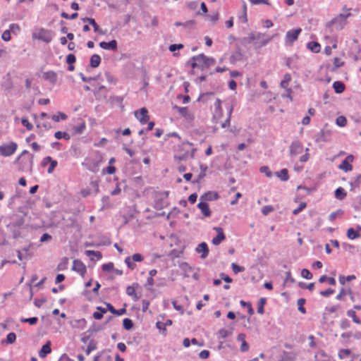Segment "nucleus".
Wrapping results in <instances>:
<instances>
[{
  "label": "nucleus",
  "mask_w": 361,
  "mask_h": 361,
  "mask_svg": "<svg viewBox=\"0 0 361 361\" xmlns=\"http://www.w3.org/2000/svg\"><path fill=\"white\" fill-rule=\"evenodd\" d=\"M290 80H291L290 75L289 73L285 74L283 76V79L281 82V84H280L281 88L287 89Z\"/></svg>",
  "instance_id": "nucleus-31"
},
{
  "label": "nucleus",
  "mask_w": 361,
  "mask_h": 361,
  "mask_svg": "<svg viewBox=\"0 0 361 361\" xmlns=\"http://www.w3.org/2000/svg\"><path fill=\"white\" fill-rule=\"evenodd\" d=\"M266 302V298H260L258 305H257V312L260 314H262L264 312V306Z\"/></svg>",
  "instance_id": "nucleus-36"
},
{
  "label": "nucleus",
  "mask_w": 361,
  "mask_h": 361,
  "mask_svg": "<svg viewBox=\"0 0 361 361\" xmlns=\"http://www.w3.org/2000/svg\"><path fill=\"white\" fill-rule=\"evenodd\" d=\"M347 315L348 317H350L355 323L360 324V319L356 316L355 312L354 310H348L347 312Z\"/></svg>",
  "instance_id": "nucleus-43"
},
{
  "label": "nucleus",
  "mask_w": 361,
  "mask_h": 361,
  "mask_svg": "<svg viewBox=\"0 0 361 361\" xmlns=\"http://www.w3.org/2000/svg\"><path fill=\"white\" fill-rule=\"evenodd\" d=\"M203 63L204 64V68H209L215 63V60L214 59L207 57L204 54Z\"/></svg>",
  "instance_id": "nucleus-32"
},
{
  "label": "nucleus",
  "mask_w": 361,
  "mask_h": 361,
  "mask_svg": "<svg viewBox=\"0 0 361 361\" xmlns=\"http://www.w3.org/2000/svg\"><path fill=\"white\" fill-rule=\"evenodd\" d=\"M73 270L83 276L86 273L87 269L85 265L80 260L75 259L73 261Z\"/></svg>",
  "instance_id": "nucleus-13"
},
{
  "label": "nucleus",
  "mask_w": 361,
  "mask_h": 361,
  "mask_svg": "<svg viewBox=\"0 0 361 361\" xmlns=\"http://www.w3.org/2000/svg\"><path fill=\"white\" fill-rule=\"evenodd\" d=\"M346 195L347 193L343 188H338L335 190V197L339 200L345 199Z\"/></svg>",
  "instance_id": "nucleus-29"
},
{
  "label": "nucleus",
  "mask_w": 361,
  "mask_h": 361,
  "mask_svg": "<svg viewBox=\"0 0 361 361\" xmlns=\"http://www.w3.org/2000/svg\"><path fill=\"white\" fill-rule=\"evenodd\" d=\"M303 151V146L299 141H294L290 145V155L291 157H296L298 154L302 153Z\"/></svg>",
  "instance_id": "nucleus-10"
},
{
  "label": "nucleus",
  "mask_w": 361,
  "mask_h": 361,
  "mask_svg": "<svg viewBox=\"0 0 361 361\" xmlns=\"http://www.w3.org/2000/svg\"><path fill=\"white\" fill-rule=\"evenodd\" d=\"M78 16V13H74L72 15H68V13L63 12L61 13V17L66 19H75Z\"/></svg>",
  "instance_id": "nucleus-57"
},
{
  "label": "nucleus",
  "mask_w": 361,
  "mask_h": 361,
  "mask_svg": "<svg viewBox=\"0 0 361 361\" xmlns=\"http://www.w3.org/2000/svg\"><path fill=\"white\" fill-rule=\"evenodd\" d=\"M43 78L50 82L51 84H55L57 81V75L54 71H49L43 73Z\"/></svg>",
  "instance_id": "nucleus-19"
},
{
  "label": "nucleus",
  "mask_w": 361,
  "mask_h": 361,
  "mask_svg": "<svg viewBox=\"0 0 361 361\" xmlns=\"http://www.w3.org/2000/svg\"><path fill=\"white\" fill-rule=\"evenodd\" d=\"M307 47L314 53H319L321 49L320 44L317 42H310Z\"/></svg>",
  "instance_id": "nucleus-28"
},
{
  "label": "nucleus",
  "mask_w": 361,
  "mask_h": 361,
  "mask_svg": "<svg viewBox=\"0 0 361 361\" xmlns=\"http://www.w3.org/2000/svg\"><path fill=\"white\" fill-rule=\"evenodd\" d=\"M156 326L161 334L166 335V329L164 322L159 321L157 322L156 323Z\"/></svg>",
  "instance_id": "nucleus-42"
},
{
  "label": "nucleus",
  "mask_w": 361,
  "mask_h": 361,
  "mask_svg": "<svg viewBox=\"0 0 361 361\" xmlns=\"http://www.w3.org/2000/svg\"><path fill=\"white\" fill-rule=\"evenodd\" d=\"M144 259L143 256L140 253H135L132 256L128 257L125 259V263L130 269H134L136 267L135 262H140Z\"/></svg>",
  "instance_id": "nucleus-6"
},
{
  "label": "nucleus",
  "mask_w": 361,
  "mask_h": 361,
  "mask_svg": "<svg viewBox=\"0 0 361 361\" xmlns=\"http://www.w3.org/2000/svg\"><path fill=\"white\" fill-rule=\"evenodd\" d=\"M232 111H233V108H232V107H231V108L229 109V111H228V118H226V120L224 123H222L221 124V127H222V128H226V127H227V126H229V125H230V121H231V116Z\"/></svg>",
  "instance_id": "nucleus-48"
},
{
  "label": "nucleus",
  "mask_w": 361,
  "mask_h": 361,
  "mask_svg": "<svg viewBox=\"0 0 361 361\" xmlns=\"http://www.w3.org/2000/svg\"><path fill=\"white\" fill-rule=\"evenodd\" d=\"M38 321V318L36 317H30V318H22L20 322L23 323H28L30 325H35L37 324Z\"/></svg>",
  "instance_id": "nucleus-40"
},
{
  "label": "nucleus",
  "mask_w": 361,
  "mask_h": 361,
  "mask_svg": "<svg viewBox=\"0 0 361 361\" xmlns=\"http://www.w3.org/2000/svg\"><path fill=\"white\" fill-rule=\"evenodd\" d=\"M342 214L343 211L341 209H338V211L330 214V215L329 216V221H333L337 217L338 215H341Z\"/></svg>",
  "instance_id": "nucleus-60"
},
{
  "label": "nucleus",
  "mask_w": 361,
  "mask_h": 361,
  "mask_svg": "<svg viewBox=\"0 0 361 361\" xmlns=\"http://www.w3.org/2000/svg\"><path fill=\"white\" fill-rule=\"evenodd\" d=\"M305 303V300L304 298H300L298 300L297 304L298 305V310L305 314L306 312L305 308L303 307Z\"/></svg>",
  "instance_id": "nucleus-44"
},
{
  "label": "nucleus",
  "mask_w": 361,
  "mask_h": 361,
  "mask_svg": "<svg viewBox=\"0 0 361 361\" xmlns=\"http://www.w3.org/2000/svg\"><path fill=\"white\" fill-rule=\"evenodd\" d=\"M89 24L91 25L93 27L94 31L95 32H97V33L101 34V35L104 34V32L102 30V29L97 25V23H96L94 19L92 18V20H89Z\"/></svg>",
  "instance_id": "nucleus-35"
},
{
  "label": "nucleus",
  "mask_w": 361,
  "mask_h": 361,
  "mask_svg": "<svg viewBox=\"0 0 361 361\" xmlns=\"http://www.w3.org/2000/svg\"><path fill=\"white\" fill-rule=\"evenodd\" d=\"M196 252L198 253H201L200 257L202 259H205L209 254V248L207 244L204 242L201 243L197 245L195 249Z\"/></svg>",
  "instance_id": "nucleus-16"
},
{
  "label": "nucleus",
  "mask_w": 361,
  "mask_h": 361,
  "mask_svg": "<svg viewBox=\"0 0 361 361\" xmlns=\"http://www.w3.org/2000/svg\"><path fill=\"white\" fill-rule=\"evenodd\" d=\"M347 237L350 240H354L360 236L358 232H356L353 228H350L347 231Z\"/></svg>",
  "instance_id": "nucleus-30"
},
{
  "label": "nucleus",
  "mask_w": 361,
  "mask_h": 361,
  "mask_svg": "<svg viewBox=\"0 0 361 361\" xmlns=\"http://www.w3.org/2000/svg\"><path fill=\"white\" fill-rule=\"evenodd\" d=\"M197 207L201 210V212L204 216L209 217L211 216V210L207 202L200 201V202L197 204Z\"/></svg>",
  "instance_id": "nucleus-20"
},
{
  "label": "nucleus",
  "mask_w": 361,
  "mask_h": 361,
  "mask_svg": "<svg viewBox=\"0 0 361 361\" xmlns=\"http://www.w3.org/2000/svg\"><path fill=\"white\" fill-rule=\"evenodd\" d=\"M259 171L261 173H265V175L269 177V178H271L272 176V173L271 171L269 170V167L267 166H263L262 167H260L259 169Z\"/></svg>",
  "instance_id": "nucleus-51"
},
{
  "label": "nucleus",
  "mask_w": 361,
  "mask_h": 361,
  "mask_svg": "<svg viewBox=\"0 0 361 361\" xmlns=\"http://www.w3.org/2000/svg\"><path fill=\"white\" fill-rule=\"evenodd\" d=\"M85 129V123H82L79 126H75L74 128V131L76 134H81L84 131Z\"/></svg>",
  "instance_id": "nucleus-55"
},
{
  "label": "nucleus",
  "mask_w": 361,
  "mask_h": 361,
  "mask_svg": "<svg viewBox=\"0 0 361 361\" xmlns=\"http://www.w3.org/2000/svg\"><path fill=\"white\" fill-rule=\"evenodd\" d=\"M336 123L341 127H344L347 124V120L345 116H340L336 118Z\"/></svg>",
  "instance_id": "nucleus-41"
},
{
  "label": "nucleus",
  "mask_w": 361,
  "mask_h": 361,
  "mask_svg": "<svg viewBox=\"0 0 361 361\" xmlns=\"http://www.w3.org/2000/svg\"><path fill=\"white\" fill-rule=\"evenodd\" d=\"M221 101L219 99H216L214 102L215 113L214 115V118H219L221 116Z\"/></svg>",
  "instance_id": "nucleus-23"
},
{
  "label": "nucleus",
  "mask_w": 361,
  "mask_h": 361,
  "mask_svg": "<svg viewBox=\"0 0 361 361\" xmlns=\"http://www.w3.org/2000/svg\"><path fill=\"white\" fill-rule=\"evenodd\" d=\"M175 109L178 110V111L184 116L188 121H192L193 119V116L188 111L187 107H178L175 106Z\"/></svg>",
  "instance_id": "nucleus-22"
},
{
  "label": "nucleus",
  "mask_w": 361,
  "mask_h": 361,
  "mask_svg": "<svg viewBox=\"0 0 361 361\" xmlns=\"http://www.w3.org/2000/svg\"><path fill=\"white\" fill-rule=\"evenodd\" d=\"M102 268L104 271H110L111 270H114V264L112 262L104 264Z\"/></svg>",
  "instance_id": "nucleus-59"
},
{
  "label": "nucleus",
  "mask_w": 361,
  "mask_h": 361,
  "mask_svg": "<svg viewBox=\"0 0 361 361\" xmlns=\"http://www.w3.org/2000/svg\"><path fill=\"white\" fill-rule=\"evenodd\" d=\"M219 198V195L216 192L209 191L204 193L200 196V200L201 202H206L207 201L216 200Z\"/></svg>",
  "instance_id": "nucleus-15"
},
{
  "label": "nucleus",
  "mask_w": 361,
  "mask_h": 361,
  "mask_svg": "<svg viewBox=\"0 0 361 361\" xmlns=\"http://www.w3.org/2000/svg\"><path fill=\"white\" fill-rule=\"evenodd\" d=\"M275 175L282 181H286L289 178L288 171L286 169H283L280 171L276 172Z\"/></svg>",
  "instance_id": "nucleus-25"
},
{
  "label": "nucleus",
  "mask_w": 361,
  "mask_h": 361,
  "mask_svg": "<svg viewBox=\"0 0 361 361\" xmlns=\"http://www.w3.org/2000/svg\"><path fill=\"white\" fill-rule=\"evenodd\" d=\"M333 88L336 93L341 94L345 90V85L341 81H336L333 83Z\"/></svg>",
  "instance_id": "nucleus-24"
},
{
  "label": "nucleus",
  "mask_w": 361,
  "mask_h": 361,
  "mask_svg": "<svg viewBox=\"0 0 361 361\" xmlns=\"http://www.w3.org/2000/svg\"><path fill=\"white\" fill-rule=\"evenodd\" d=\"M351 352L349 349H342L338 353V356L341 359H343L346 357H348L350 355Z\"/></svg>",
  "instance_id": "nucleus-49"
},
{
  "label": "nucleus",
  "mask_w": 361,
  "mask_h": 361,
  "mask_svg": "<svg viewBox=\"0 0 361 361\" xmlns=\"http://www.w3.org/2000/svg\"><path fill=\"white\" fill-rule=\"evenodd\" d=\"M32 37L46 43H49L52 40L53 35L51 30L40 28L33 33Z\"/></svg>",
  "instance_id": "nucleus-3"
},
{
  "label": "nucleus",
  "mask_w": 361,
  "mask_h": 361,
  "mask_svg": "<svg viewBox=\"0 0 361 361\" xmlns=\"http://www.w3.org/2000/svg\"><path fill=\"white\" fill-rule=\"evenodd\" d=\"M51 118L55 122H59L60 120H66L67 116L63 113L59 112L58 115H53Z\"/></svg>",
  "instance_id": "nucleus-46"
},
{
  "label": "nucleus",
  "mask_w": 361,
  "mask_h": 361,
  "mask_svg": "<svg viewBox=\"0 0 361 361\" xmlns=\"http://www.w3.org/2000/svg\"><path fill=\"white\" fill-rule=\"evenodd\" d=\"M8 30H11V32L16 35L20 31V27L18 24L13 23L10 25Z\"/></svg>",
  "instance_id": "nucleus-56"
},
{
  "label": "nucleus",
  "mask_w": 361,
  "mask_h": 361,
  "mask_svg": "<svg viewBox=\"0 0 361 361\" xmlns=\"http://www.w3.org/2000/svg\"><path fill=\"white\" fill-rule=\"evenodd\" d=\"M229 331L225 329H221L218 332L219 337L221 338H226L229 335Z\"/></svg>",
  "instance_id": "nucleus-64"
},
{
  "label": "nucleus",
  "mask_w": 361,
  "mask_h": 361,
  "mask_svg": "<svg viewBox=\"0 0 361 361\" xmlns=\"http://www.w3.org/2000/svg\"><path fill=\"white\" fill-rule=\"evenodd\" d=\"M101 58L98 54H93L90 61V64L92 68H97L99 66Z\"/></svg>",
  "instance_id": "nucleus-26"
},
{
  "label": "nucleus",
  "mask_w": 361,
  "mask_h": 361,
  "mask_svg": "<svg viewBox=\"0 0 361 361\" xmlns=\"http://www.w3.org/2000/svg\"><path fill=\"white\" fill-rule=\"evenodd\" d=\"M302 277L306 279H311L312 278V273L307 269H303L301 271Z\"/></svg>",
  "instance_id": "nucleus-53"
},
{
  "label": "nucleus",
  "mask_w": 361,
  "mask_h": 361,
  "mask_svg": "<svg viewBox=\"0 0 361 361\" xmlns=\"http://www.w3.org/2000/svg\"><path fill=\"white\" fill-rule=\"evenodd\" d=\"M306 206L307 204L305 202H300L298 207L293 211V214L298 215L303 209L306 207Z\"/></svg>",
  "instance_id": "nucleus-50"
},
{
  "label": "nucleus",
  "mask_w": 361,
  "mask_h": 361,
  "mask_svg": "<svg viewBox=\"0 0 361 361\" xmlns=\"http://www.w3.org/2000/svg\"><path fill=\"white\" fill-rule=\"evenodd\" d=\"M214 230L217 233V235L212 240L214 245H219L223 240L226 239V235L224 233V230L221 227H214Z\"/></svg>",
  "instance_id": "nucleus-12"
},
{
  "label": "nucleus",
  "mask_w": 361,
  "mask_h": 361,
  "mask_svg": "<svg viewBox=\"0 0 361 361\" xmlns=\"http://www.w3.org/2000/svg\"><path fill=\"white\" fill-rule=\"evenodd\" d=\"M95 349H96L95 344L93 343V341H90L85 350V353L87 355H89L92 350H94Z\"/></svg>",
  "instance_id": "nucleus-63"
},
{
  "label": "nucleus",
  "mask_w": 361,
  "mask_h": 361,
  "mask_svg": "<svg viewBox=\"0 0 361 361\" xmlns=\"http://www.w3.org/2000/svg\"><path fill=\"white\" fill-rule=\"evenodd\" d=\"M17 144L11 142L0 147V154L4 157L11 156L17 149Z\"/></svg>",
  "instance_id": "nucleus-5"
},
{
  "label": "nucleus",
  "mask_w": 361,
  "mask_h": 361,
  "mask_svg": "<svg viewBox=\"0 0 361 361\" xmlns=\"http://www.w3.org/2000/svg\"><path fill=\"white\" fill-rule=\"evenodd\" d=\"M135 116L140 121V123L144 125L149 121L148 111L143 107L140 111H135Z\"/></svg>",
  "instance_id": "nucleus-8"
},
{
  "label": "nucleus",
  "mask_w": 361,
  "mask_h": 361,
  "mask_svg": "<svg viewBox=\"0 0 361 361\" xmlns=\"http://www.w3.org/2000/svg\"><path fill=\"white\" fill-rule=\"evenodd\" d=\"M301 28H298L295 30H289L286 32V43L291 44L293 42H295L300 33L301 32Z\"/></svg>",
  "instance_id": "nucleus-9"
},
{
  "label": "nucleus",
  "mask_w": 361,
  "mask_h": 361,
  "mask_svg": "<svg viewBox=\"0 0 361 361\" xmlns=\"http://www.w3.org/2000/svg\"><path fill=\"white\" fill-rule=\"evenodd\" d=\"M1 38L4 41L8 42L11 39V30H5L1 35Z\"/></svg>",
  "instance_id": "nucleus-62"
},
{
  "label": "nucleus",
  "mask_w": 361,
  "mask_h": 361,
  "mask_svg": "<svg viewBox=\"0 0 361 361\" xmlns=\"http://www.w3.org/2000/svg\"><path fill=\"white\" fill-rule=\"evenodd\" d=\"M350 13H341L334 19H332L329 23V25H332L337 30H341L344 28L345 25L347 24L346 19L350 16Z\"/></svg>",
  "instance_id": "nucleus-2"
},
{
  "label": "nucleus",
  "mask_w": 361,
  "mask_h": 361,
  "mask_svg": "<svg viewBox=\"0 0 361 361\" xmlns=\"http://www.w3.org/2000/svg\"><path fill=\"white\" fill-rule=\"evenodd\" d=\"M274 210V208L272 206H270V205H266L264 207H262V213L264 214V215H267L269 214L270 212H271L272 211Z\"/></svg>",
  "instance_id": "nucleus-61"
},
{
  "label": "nucleus",
  "mask_w": 361,
  "mask_h": 361,
  "mask_svg": "<svg viewBox=\"0 0 361 361\" xmlns=\"http://www.w3.org/2000/svg\"><path fill=\"white\" fill-rule=\"evenodd\" d=\"M99 47L104 49L116 51L117 49V42L115 39L109 42H102L99 43Z\"/></svg>",
  "instance_id": "nucleus-17"
},
{
  "label": "nucleus",
  "mask_w": 361,
  "mask_h": 361,
  "mask_svg": "<svg viewBox=\"0 0 361 361\" xmlns=\"http://www.w3.org/2000/svg\"><path fill=\"white\" fill-rule=\"evenodd\" d=\"M195 150L196 149L192 147L190 142H183L177 147L174 159L178 161H184L188 157L194 158Z\"/></svg>",
  "instance_id": "nucleus-1"
},
{
  "label": "nucleus",
  "mask_w": 361,
  "mask_h": 361,
  "mask_svg": "<svg viewBox=\"0 0 361 361\" xmlns=\"http://www.w3.org/2000/svg\"><path fill=\"white\" fill-rule=\"evenodd\" d=\"M264 37V34L259 32L251 33L249 35L250 41L259 40L261 38Z\"/></svg>",
  "instance_id": "nucleus-45"
},
{
  "label": "nucleus",
  "mask_w": 361,
  "mask_h": 361,
  "mask_svg": "<svg viewBox=\"0 0 361 361\" xmlns=\"http://www.w3.org/2000/svg\"><path fill=\"white\" fill-rule=\"evenodd\" d=\"M231 268L235 274H238L245 270V268L243 267H240L235 263H232Z\"/></svg>",
  "instance_id": "nucleus-52"
},
{
  "label": "nucleus",
  "mask_w": 361,
  "mask_h": 361,
  "mask_svg": "<svg viewBox=\"0 0 361 361\" xmlns=\"http://www.w3.org/2000/svg\"><path fill=\"white\" fill-rule=\"evenodd\" d=\"M51 352V341H48L44 345H42L41 350L39 351V356L44 358Z\"/></svg>",
  "instance_id": "nucleus-18"
},
{
  "label": "nucleus",
  "mask_w": 361,
  "mask_h": 361,
  "mask_svg": "<svg viewBox=\"0 0 361 361\" xmlns=\"http://www.w3.org/2000/svg\"><path fill=\"white\" fill-rule=\"evenodd\" d=\"M237 340L238 341H241V346H240V350L242 352H246L249 350V345L245 341V334H239L237 336Z\"/></svg>",
  "instance_id": "nucleus-21"
},
{
  "label": "nucleus",
  "mask_w": 361,
  "mask_h": 361,
  "mask_svg": "<svg viewBox=\"0 0 361 361\" xmlns=\"http://www.w3.org/2000/svg\"><path fill=\"white\" fill-rule=\"evenodd\" d=\"M204 54H201L197 56H192L190 59L191 67L194 68H199L201 71L204 70V64L203 63Z\"/></svg>",
  "instance_id": "nucleus-7"
},
{
  "label": "nucleus",
  "mask_w": 361,
  "mask_h": 361,
  "mask_svg": "<svg viewBox=\"0 0 361 361\" xmlns=\"http://www.w3.org/2000/svg\"><path fill=\"white\" fill-rule=\"evenodd\" d=\"M181 270L184 272V277H189V273L192 271V267L186 262H181L179 265Z\"/></svg>",
  "instance_id": "nucleus-27"
},
{
  "label": "nucleus",
  "mask_w": 361,
  "mask_h": 361,
  "mask_svg": "<svg viewBox=\"0 0 361 361\" xmlns=\"http://www.w3.org/2000/svg\"><path fill=\"white\" fill-rule=\"evenodd\" d=\"M350 326V323L348 319H343L341 321L340 327L342 329H348Z\"/></svg>",
  "instance_id": "nucleus-58"
},
{
  "label": "nucleus",
  "mask_w": 361,
  "mask_h": 361,
  "mask_svg": "<svg viewBox=\"0 0 361 361\" xmlns=\"http://www.w3.org/2000/svg\"><path fill=\"white\" fill-rule=\"evenodd\" d=\"M16 162L19 164L18 170L22 171H32L33 165V155H30L27 158H24L23 161H22V159L19 161L16 160Z\"/></svg>",
  "instance_id": "nucleus-4"
},
{
  "label": "nucleus",
  "mask_w": 361,
  "mask_h": 361,
  "mask_svg": "<svg viewBox=\"0 0 361 361\" xmlns=\"http://www.w3.org/2000/svg\"><path fill=\"white\" fill-rule=\"evenodd\" d=\"M85 253L88 257L94 256V257H96L98 259H100L102 257V253L99 251L85 250Z\"/></svg>",
  "instance_id": "nucleus-38"
},
{
  "label": "nucleus",
  "mask_w": 361,
  "mask_h": 361,
  "mask_svg": "<svg viewBox=\"0 0 361 361\" xmlns=\"http://www.w3.org/2000/svg\"><path fill=\"white\" fill-rule=\"evenodd\" d=\"M353 159L354 157L353 155L347 156L338 166V169L345 172L352 171L353 166L350 163L353 161Z\"/></svg>",
  "instance_id": "nucleus-11"
},
{
  "label": "nucleus",
  "mask_w": 361,
  "mask_h": 361,
  "mask_svg": "<svg viewBox=\"0 0 361 361\" xmlns=\"http://www.w3.org/2000/svg\"><path fill=\"white\" fill-rule=\"evenodd\" d=\"M21 123L28 130H31L33 129V126L32 124H31L27 118H23L22 120H21Z\"/></svg>",
  "instance_id": "nucleus-54"
},
{
  "label": "nucleus",
  "mask_w": 361,
  "mask_h": 361,
  "mask_svg": "<svg viewBox=\"0 0 361 361\" xmlns=\"http://www.w3.org/2000/svg\"><path fill=\"white\" fill-rule=\"evenodd\" d=\"M16 334L11 332L7 335L6 341L8 344H12L16 341Z\"/></svg>",
  "instance_id": "nucleus-47"
},
{
  "label": "nucleus",
  "mask_w": 361,
  "mask_h": 361,
  "mask_svg": "<svg viewBox=\"0 0 361 361\" xmlns=\"http://www.w3.org/2000/svg\"><path fill=\"white\" fill-rule=\"evenodd\" d=\"M123 328L126 330H130L133 326V322L130 319L126 318L123 321Z\"/></svg>",
  "instance_id": "nucleus-39"
},
{
  "label": "nucleus",
  "mask_w": 361,
  "mask_h": 361,
  "mask_svg": "<svg viewBox=\"0 0 361 361\" xmlns=\"http://www.w3.org/2000/svg\"><path fill=\"white\" fill-rule=\"evenodd\" d=\"M195 20H190L186 21L185 23L176 22L174 25L176 27L184 26L185 27H191L195 25Z\"/></svg>",
  "instance_id": "nucleus-37"
},
{
  "label": "nucleus",
  "mask_w": 361,
  "mask_h": 361,
  "mask_svg": "<svg viewBox=\"0 0 361 361\" xmlns=\"http://www.w3.org/2000/svg\"><path fill=\"white\" fill-rule=\"evenodd\" d=\"M126 293L127 295L132 296L134 300H137L139 298L137 294L135 293V290L133 286H128L126 288Z\"/></svg>",
  "instance_id": "nucleus-34"
},
{
  "label": "nucleus",
  "mask_w": 361,
  "mask_h": 361,
  "mask_svg": "<svg viewBox=\"0 0 361 361\" xmlns=\"http://www.w3.org/2000/svg\"><path fill=\"white\" fill-rule=\"evenodd\" d=\"M54 137L58 139V140H60L61 138H63L66 140H70L71 137L69 135V134L66 132H61V131H57L54 133Z\"/></svg>",
  "instance_id": "nucleus-33"
},
{
  "label": "nucleus",
  "mask_w": 361,
  "mask_h": 361,
  "mask_svg": "<svg viewBox=\"0 0 361 361\" xmlns=\"http://www.w3.org/2000/svg\"><path fill=\"white\" fill-rule=\"evenodd\" d=\"M331 130H322L315 139L317 142H328L330 140Z\"/></svg>",
  "instance_id": "nucleus-14"
}]
</instances>
